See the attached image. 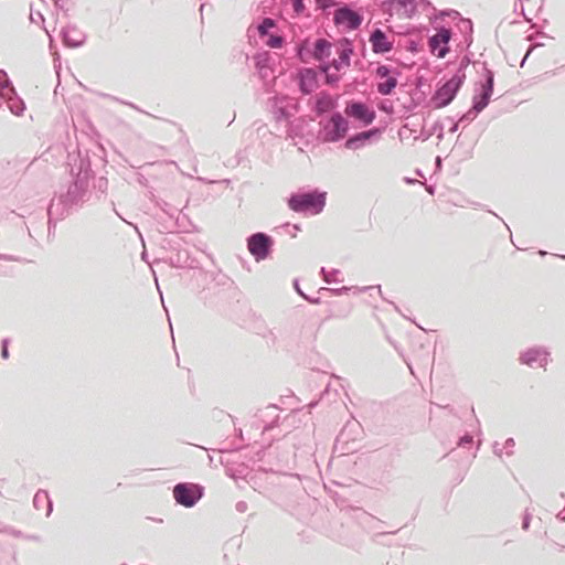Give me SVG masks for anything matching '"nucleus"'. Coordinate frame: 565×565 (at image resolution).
<instances>
[{
	"mask_svg": "<svg viewBox=\"0 0 565 565\" xmlns=\"http://www.w3.org/2000/svg\"><path fill=\"white\" fill-rule=\"evenodd\" d=\"M326 205V194L303 193L292 195L289 200V207L295 212H309L318 214Z\"/></svg>",
	"mask_w": 565,
	"mask_h": 565,
	"instance_id": "obj_1",
	"label": "nucleus"
},
{
	"mask_svg": "<svg viewBox=\"0 0 565 565\" xmlns=\"http://www.w3.org/2000/svg\"><path fill=\"white\" fill-rule=\"evenodd\" d=\"M173 495L178 503L190 508L202 497V489L192 483H179L173 489Z\"/></svg>",
	"mask_w": 565,
	"mask_h": 565,
	"instance_id": "obj_2",
	"label": "nucleus"
},
{
	"mask_svg": "<svg viewBox=\"0 0 565 565\" xmlns=\"http://www.w3.org/2000/svg\"><path fill=\"white\" fill-rule=\"evenodd\" d=\"M349 129L348 121L341 114H333L329 122L324 126L323 140L334 142L342 139Z\"/></svg>",
	"mask_w": 565,
	"mask_h": 565,
	"instance_id": "obj_3",
	"label": "nucleus"
},
{
	"mask_svg": "<svg viewBox=\"0 0 565 565\" xmlns=\"http://www.w3.org/2000/svg\"><path fill=\"white\" fill-rule=\"evenodd\" d=\"M462 84L460 76H452L436 93L435 100L438 107L447 106L456 96Z\"/></svg>",
	"mask_w": 565,
	"mask_h": 565,
	"instance_id": "obj_4",
	"label": "nucleus"
},
{
	"mask_svg": "<svg viewBox=\"0 0 565 565\" xmlns=\"http://www.w3.org/2000/svg\"><path fill=\"white\" fill-rule=\"evenodd\" d=\"M270 243L266 234H254L248 238V250L256 259H264L268 255Z\"/></svg>",
	"mask_w": 565,
	"mask_h": 565,
	"instance_id": "obj_5",
	"label": "nucleus"
},
{
	"mask_svg": "<svg viewBox=\"0 0 565 565\" xmlns=\"http://www.w3.org/2000/svg\"><path fill=\"white\" fill-rule=\"evenodd\" d=\"M344 113L353 117L364 125H370L375 119V113L371 108H369L366 105L358 102L349 103L345 107Z\"/></svg>",
	"mask_w": 565,
	"mask_h": 565,
	"instance_id": "obj_6",
	"label": "nucleus"
},
{
	"mask_svg": "<svg viewBox=\"0 0 565 565\" xmlns=\"http://www.w3.org/2000/svg\"><path fill=\"white\" fill-rule=\"evenodd\" d=\"M376 76L380 79L377 83V90L382 95H390L397 85V78L392 74V71L381 65L376 68Z\"/></svg>",
	"mask_w": 565,
	"mask_h": 565,
	"instance_id": "obj_7",
	"label": "nucleus"
},
{
	"mask_svg": "<svg viewBox=\"0 0 565 565\" xmlns=\"http://www.w3.org/2000/svg\"><path fill=\"white\" fill-rule=\"evenodd\" d=\"M450 40V31L441 29L429 40V47L434 55L438 58H443L448 53V42Z\"/></svg>",
	"mask_w": 565,
	"mask_h": 565,
	"instance_id": "obj_8",
	"label": "nucleus"
},
{
	"mask_svg": "<svg viewBox=\"0 0 565 565\" xmlns=\"http://www.w3.org/2000/svg\"><path fill=\"white\" fill-rule=\"evenodd\" d=\"M276 23L273 19L266 18L258 25V32L262 38H267L266 45L273 49H279L284 44V39L280 35L271 34L269 32L273 28H275Z\"/></svg>",
	"mask_w": 565,
	"mask_h": 565,
	"instance_id": "obj_9",
	"label": "nucleus"
},
{
	"mask_svg": "<svg viewBox=\"0 0 565 565\" xmlns=\"http://www.w3.org/2000/svg\"><path fill=\"white\" fill-rule=\"evenodd\" d=\"M333 20L335 24L342 25L349 30L356 29L362 22L361 17L356 12L347 8L337 10Z\"/></svg>",
	"mask_w": 565,
	"mask_h": 565,
	"instance_id": "obj_10",
	"label": "nucleus"
},
{
	"mask_svg": "<svg viewBox=\"0 0 565 565\" xmlns=\"http://www.w3.org/2000/svg\"><path fill=\"white\" fill-rule=\"evenodd\" d=\"M493 92V78L489 76L487 82L482 84L481 93L475 97L473 109L479 113L487 107Z\"/></svg>",
	"mask_w": 565,
	"mask_h": 565,
	"instance_id": "obj_11",
	"label": "nucleus"
},
{
	"mask_svg": "<svg viewBox=\"0 0 565 565\" xmlns=\"http://www.w3.org/2000/svg\"><path fill=\"white\" fill-rule=\"evenodd\" d=\"M371 43L374 52L376 53H385L392 49V43L387 40L384 32L381 30L374 31V33L371 35Z\"/></svg>",
	"mask_w": 565,
	"mask_h": 565,
	"instance_id": "obj_12",
	"label": "nucleus"
},
{
	"mask_svg": "<svg viewBox=\"0 0 565 565\" xmlns=\"http://www.w3.org/2000/svg\"><path fill=\"white\" fill-rule=\"evenodd\" d=\"M317 85L316 73L311 68H306L300 72V89L305 94L311 93Z\"/></svg>",
	"mask_w": 565,
	"mask_h": 565,
	"instance_id": "obj_13",
	"label": "nucleus"
},
{
	"mask_svg": "<svg viewBox=\"0 0 565 565\" xmlns=\"http://www.w3.org/2000/svg\"><path fill=\"white\" fill-rule=\"evenodd\" d=\"M334 107L335 100L329 94L320 93L317 96L315 106V110L317 111V114L321 115L323 113L332 110Z\"/></svg>",
	"mask_w": 565,
	"mask_h": 565,
	"instance_id": "obj_14",
	"label": "nucleus"
},
{
	"mask_svg": "<svg viewBox=\"0 0 565 565\" xmlns=\"http://www.w3.org/2000/svg\"><path fill=\"white\" fill-rule=\"evenodd\" d=\"M331 43L324 39H319L315 43L313 57L317 61H324L331 55Z\"/></svg>",
	"mask_w": 565,
	"mask_h": 565,
	"instance_id": "obj_15",
	"label": "nucleus"
},
{
	"mask_svg": "<svg viewBox=\"0 0 565 565\" xmlns=\"http://www.w3.org/2000/svg\"><path fill=\"white\" fill-rule=\"evenodd\" d=\"M351 54L352 50L348 45L342 46V49L338 51L339 57L332 62L331 66L335 71L348 68L350 66Z\"/></svg>",
	"mask_w": 565,
	"mask_h": 565,
	"instance_id": "obj_16",
	"label": "nucleus"
},
{
	"mask_svg": "<svg viewBox=\"0 0 565 565\" xmlns=\"http://www.w3.org/2000/svg\"><path fill=\"white\" fill-rule=\"evenodd\" d=\"M13 93L14 89L9 83L7 73L0 70V96L3 98H11Z\"/></svg>",
	"mask_w": 565,
	"mask_h": 565,
	"instance_id": "obj_17",
	"label": "nucleus"
},
{
	"mask_svg": "<svg viewBox=\"0 0 565 565\" xmlns=\"http://www.w3.org/2000/svg\"><path fill=\"white\" fill-rule=\"evenodd\" d=\"M391 9L399 10L404 8L407 11V7H411V11L414 10L413 0H391L388 2Z\"/></svg>",
	"mask_w": 565,
	"mask_h": 565,
	"instance_id": "obj_18",
	"label": "nucleus"
},
{
	"mask_svg": "<svg viewBox=\"0 0 565 565\" xmlns=\"http://www.w3.org/2000/svg\"><path fill=\"white\" fill-rule=\"evenodd\" d=\"M367 138H369V134L362 132V134L358 135L356 137L350 138L349 140H347L345 147L349 149H353V148H355V145L359 140H362V139L365 140Z\"/></svg>",
	"mask_w": 565,
	"mask_h": 565,
	"instance_id": "obj_19",
	"label": "nucleus"
},
{
	"mask_svg": "<svg viewBox=\"0 0 565 565\" xmlns=\"http://www.w3.org/2000/svg\"><path fill=\"white\" fill-rule=\"evenodd\" d=\"M331 67V65H326L321 67V71L326 73V81L328 84H333L339 79L338 75L330 73Z\"/></svg>",
	"mask_w": 565,
	"mask_h": 565,
	"instance_id": "obj_20",
	"label": "nucleus"
},
{
	"mask_svg": "<svg viewBox=\"0 0 565 565\" xmlns=\"http://www.w3.org/2000/svg\"><path fill=\"white\" fill-rule=\"evenodd\" d=\"M291 3H292V7H294V10L297 12V13H300L305 10V4L302 2V0H291Z\"/></svg>",
	"mask_w": 565,
	"mask_h": 565,
	"instance_id": "obj_21",
	"label": "nucleus"
}]
</instances>
